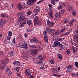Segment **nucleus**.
Instances as JSON below:
<instances>
[{
    "mask_svg": "<svg viewBox=\"0 0 78 78\" xmlns=\"http://www.w3.org/2000/svg\"><path fill=\"white\" fill-rule=\"evenodd\" d=\"M12 35V32L9 31L8 32V35L7 37V39L9 41H10V39H11V36Z\"/></svg>",
    "mask_w": 78,
    "mask_h": 78,
    "instance_id": "20e7f679",
    "label": "nucleus"
},
{
    "mask_svg": "<svg viewBox=\"0 0 78 78\" xmlns=\"http://www.w3.org/2000/svg\"><path fill=\"white\" fill-rule=\"evenodd\" d=\"M75 66H76V67H77L78 69V62H75Z\"/></svg>",
    "mask_w": 78,
    "mask_h": 78,
    "instance_id": "58836bf2",
    "label": "nucleus"
},
{
    "mask_svg": "<svg viewBox=\"0 0 78 78\" xmlns=\"http://www.w3.org/2000/svg\"><path fill=\"white\" fill-rule=\"evenodd\" d=\"M60 33V32L59 30H56L55 32V35L56 36H58V35H59V34Z\"/></svg>",
    "mask_w": 78,
    "mask_h": 78,
    "instance_id": "bb28decb",
    "label": "nucleus"
},
{
    "mask_svg": "<svg viewBox=\"0 0 78 78\" xmlns=\"http://www.w3.org/2000/svg\"><path fill=\"white\" fill-rule=\"evenodd\" d=\"M13 63L14 64H17L18 65H20V63L19 61H16L14 62Z\"/></svg>",
    "mask_w": 78,
    "mask_h": 78,
    "instance_id": "b1692460",
    "label": "nucleus"
},
{
    "mask_svg": "<svg viewBox=\"0 0 78 78\" xmlns=\"http://www.w3.org/2000/svg\"><path fill=\"white\" fill-rule=\"evenodd\" d=\"M0 69H1V70H4V69H5V67L3 66V65H0Z\"/></svg>",
    "mask_w": 78,
    "mask_h": 78,
    "instance_id": "c85d7f7f",
    "label": "nucleus"
},
{
    "mask_svg": "<svg viewBox=\"0 0 78 78\" xmlns=\"http://www.w3.org/2000/svg\"><path fill=\"white\" fill-rule=\"evenodd\" d=\"M36 14H35V16L37 15V14H38V12H39V11H40L41 9H36Z\"/></svg>",
    "mask_w": 78,
    "mask_h": 78,
    "instance_id": "5701e85b",
    "label": "nucleus"
},
{
    "mask_svg": "<svg viewBox=\"0 0 78 78\" xmlns=\"http://www.w3.org/2000/svg\"><path fill=\"white\" fill-rule=\"evenodd\" d=\"M25 19V16H22L20 17L19 20H18L17 22L18 23H20V22H22L23 20Z\"/></svg>",
    "mask_w": 78,
    "mask_h": 78,
    "instance_id": "423d86ee",
    "label": "nucleus"
},
{
    "mask_svg": "<svg viewBox=\"0 0 78 78\" xmlns=\"http://www.w3.org/2000/svg\"><path fill=\"white\" fill-rule=\"evenodd\" d=\"M36 0H30V1H31L33 3H34L36 2Z\"/></svg>",
    "mask_w": 78,
    "mask_h": 78,
    "instance_id": "338daca9",
    "label": "nucleus"
},
{
    "mask_svg": "<svg viewBox=\"0 0 78 78\" xmlns=\"http://www.w3.org/2000/svg\"><path fill=\"white\" fill-rule=\"evenodd\" d=\"M50 20H48L47 23V25H49V23H50Z\"/></svg>",
    "mask_w": 78,
    "mask_h": 78,
    "instance_id": "680f3d73",
    "label": "nucleus"
},
{
    "mask_svg": "<svg viewBox=\"0 0 78 78\" xmlns=\"http://www.w3.org/2000/svg\"><path fill=\"white\" fill-rule=\"evenodd\" d=\"M59 41H63V40H64V38H60L58 39Z\"/></svg>",
    "mask_w": 78,
    "mask_h": 78,
    "instance_id": "3c124183",
    "label": "nucleus"
},
{
    "mask_svg": "<svg viewBox=\"0 0 78 78\" xmlns=\"http://www.w3.org/2000/svg\"><path fill=\"white\" fill-rule=\"evenodd\" d=\"M10 55L11 56H14V51H12L10 53Z\"/></svg>",
    "mask_w": 78,
    "mask_h": 78,
    "instance_id": "aec40b11",
    "label": "nucleus"
},
{
    "mask_svg": "<svg viewBox=\"0 0 78 78\" xmlns=\"http://www.w3.org/2000/svg\"><path fill=\"white\" fill-rule=\"evenodd\" d=\"M38 64H43V62L41 61H40L39 62H37Z\"/></svg>",
    "mask_w": 78,
    "mask_h": 78,
    "instance_id": "13d9d810",
    "label": "nucleus"
},
{
    "mask_svg": "<svg viewBox=\"0 0 78 78\" xmlns=\"http://www.w3.org/2000/svg\"><path fill=\"white\" fill-rule=\"evenodd\" d=\"M24 48H25V50H27V49H28V47L27 46V44L24 43Z\"/></svg>",
    "mask_w": 78,
    "mask_h": 78,
    "instance_id": "473e14b6",
    "label": "nucleus"
},
{
    "mask_svg": "<svg viewBox=\"0 0 78 78\" xmlns=\"http://www.w3.org/2000/svg\"><path fill=\"white\" fill-rule=\"evenodd\" d=\"M57 56L60 60H62V56L61 54H57Z\"/></svg>",
    "mask_w": 78,
    "mask_h": 78,
    "instance_id": "ddd939ff",
    "label": "nucleus"
},
{
    "mask_svg": "<svg viewBox=\"0 0 78 78\" xmlns=\"http://www.w3.org/2000/svg\"><path fill=\"white\" fill-rule=\"evenodd\" d=\"M18 47L21 48H24V44L23 43H20L18 44Z\"/></svg>",
    "mask_w": 78,
    "mask_h": 78,
    "instance_id": "9b49d317",
    "label": "nucleus"
},
{
    "mask_svg": "<svg viewBox=\"0 0 78 78\" xmlns=\"http://www.w3.org/2000/svg\"><path fill=\"white\" fill-rule=\"evenodd\" d=\"M18 9L19 10H21L22 8H23V7L22 6V5L19 4L18 5Z\"/></svg>",
    "mask_w": 78,
    "mask_h": 78,
    "instance_id": "412c9836",
    "label": "nucleus"
},
{
    "mask_svg": "<svg viewBox=\"0 0 78 78\" xmlns=\"http://www.w3.org/2000/svg\"><path fill=\"white\" fill-rule=\"evenodd\" d=\"M37 41V39L36 38L34 37L33 38V42H36Z\"/></svg>",
    "mask_w": 78,
    "mask_h": 78,
    "instance_id": "cd10ccee",
    "label": "nucleus"
},
{
    "mask_svg": "<svg viewBox=\"0 0 78 78\" xmlns=\"http://www.w3.org/2000/svg\"><path fill=\"white\" fill-rule=\"evenodd\" d=\"M33 48H36V46L35 45H33L31 46Z\"/></svg>",
    "mask_w": 78,
    "mask_h": 78,
    "instance_id": "603ef678",
    "label": "nucleus"
},
{
    "mask_svg": "<svg viewBox=\"0 0 78 78\" xmlns=\"http://www.w3.org/2000/svg\"><path fill=\"white\" fill-rule=\"evenodd\" d=\"M66 53H67V54H68V55H69V54L70 53V50H69V49H66Z\"/></svg>",
    "mask_w": 78,
    "mask_h": 78,
    "instance_id": "4c0bfd02",
    "label": "nucleus"
},
{
    "mask_svg": "<svg viewBox=\"0 0 78 78\" xmlns=\"http://www.w3.org/2000/svg\"><path fill=\"white\" fill-rule=\"evenodd\" d=\"M34 25L36 27H37V26H40L41 24H42L41 21L39 20V18L37 16H36L34 20Z\"/></svg>",
    "mask_w": 78,
    "mask_h": 78,
    "instance_id": "f257e3e1",
    "label": "nucleus"
},
{
    "mask_svg": "<svg viewBox=\"0 0 78 78\" xmlns=\"http://www.w3.org/2000/svg\"><path fill=\"white\" fill-rule=\"evenodd\" d=\"M71 75L72 76H78V73H76V74L72 73V74H71Z\"/></svg>",
    "mask_w": 78,
    "mask_h": 78,
    "instance_id": "c756f323",
    "label": "nucleus"
},
{
    "mask_svg": "<svg viewBox=\"0 0 78 78\" xmlns=\"http://www.w3.org/2000/svg\"><path fill=\"white\" fill-rule=\"evenodd\" d=\"M38 48L40 50H42V48H41V47H40L39 46H38Z\"/></svg>",
    "mask_w": 78,
    "mask_h": 78,
    "instance_id": "774afa93",
    "label": "nucleus"
},
{
    "mask_svg": "<svg viewBox=\"0 0 78 78\" xmlns=\"http://www.w3.org/2000/svg\"><path fill=\"white\" fill-rule=\"evenodd\" d=\"M31 53L34 54V55H36V53H37V51H36V50H32Z\"/></svg>",
    "mask_w": 78,
    "mask_h": 78,
    "instance_id": "4be33fe9",
    "label": "nucleus"
},
{
    "mask_svg": "<svg viewBox=\"0 0 78 78\" xmlns=\"http://www.w3.org/2000/svg\"><path fill=\"white\" fill-rule=\"evenodd\" d=\"M49 16H50V17L51 18H53L54 16H53V14H52V13H51V12H50L49 13Z\"/></svg>",
    "mask_w": 78,
    "mask_h": 78,
    "instance_id": "79ce46f5",
    "label": "nucleus"
},
{
    "mask_svg": "<svg viewBox=\"0 0 78 78\" xmlns=\"http://www.w3.org/2000/svg\"><path fill=\"white\" fill-rule=\"evenodd\" d=\"M0 55H2V56H3V52H2V51H0Z\"/></svg>",
    "mask_w": 78,
    "mask_h": 78,
    "instance_id": "69168bd1",
    "label": "nucleus"
},
{
    "mask_svg": "<svg viewBox=\"0 0 78 78\" xmlns=\"http://www.w3.org/2000/svg\"><path fill=\"white\" fill-rule=\"evenodd\" d=\"M13 69L15 70H16V72H19V71L20 70V67H16L15 68H13Z\"/></svg>",
    "mask_w": 78,
    "mask_h": 78,
    "instance_id": "6ab92c4d",
    "label": "nucleus"
},
{
    "mask_svg": "<svg viewBox=\"0 0 78 78\" xmlns=\"http://www.w3.org/2000/svg\"><path fill=\"white\" fill-rule=\"evenodd\" d=\"M50 63L51 64H55V60L53 59L51 60L50 61Z\"/></svg>",
    "mask_w": 78,
    "mask_h": 78,
    "instance_id": "2f4dec72",
    "label": "nucleus"
},
{
    "mask_svg": "<svg viewBox=\"0 0 78 78\" xmlns=\"http://www.w3.org/2000/svg\"><path fill=\"white\" fill-rule=\"evenodd\" d=\"M65 30H66V28H64L61 30V32H62V33H63V32Z\"/></svg>",
    "mask_w": 78,
    "mask_h": 78,
    "instance_id": "09e8293b",
    "label": "nucleus"
},
{
    "mask_svg": "<svg viewBox=\"0 0 78 78\" xmlns=\"http://www.w3.org/2000/svg\"><path fill=\"white\" fill-rule=\"evenodd\" d=\"M75 21V20H70V21L69 22V24L70 25H72L73 24V22Z\"/></svg>",
    "mask_w": 78,
    "mask_h": 78,
    "instance_id": "f704fd0d",
    "label": "nucleus"
},
{
    "mask_svg": "<svg viewBox=\"0 0 78 78\" xmlns=\"http://www.w3.org/2000/svg\"><path fill=\"white\" fill-rule=\"evenodd\" d=\"M60 44H61V43L59 41H55L54 42L53 45H52V47H56L58 46Z\"/></svg>",
    "mask_w": 78,
    "mask_h": 78,
    "instance_id": "7ed1b4c3",
    "label": "nucleus"
},
{
    "mask_svg": "<svg viewBox=\"0 0 78 78\" xmlns=\"http://www.w3.org/2000/svg\"><path fill=\"white\" fill-rule=\"evenodd\" d=\"M23 13L20 12L17 14V16H20L21 15H23Z\"/></svg>",
    "mask_w": 78,
    "mask_h": 78,
    "instance_id": "72a5a7b5",
    "label": "nucleus"
},
{
    "mask_svg": "<svg viewBox=\"0 0 78 78\" xmlns=\"http://www.w3.org/2000/svg\"><path fill=\"white\" fill-rule=\"evenodd\" d=\"M31 11H29L27 13V15L30 16V15H31Z\"/></svg>",
    "mask_w": 78,
    "mask_h": 78,
    "instance_id": "49530a36",
    "label": "nucleus"
},
{
    "mask_svg": "<svg viewBox=\"0 0 78 78\" xmlns=\"http://www.w3.org/2000/svg\"><path fill=\"white\" fill-rule=\"evenodd\" d=\"M55 31V30L53 29H48V32L50 34H51L52 33V35H54V31Z\"/></svg>",
    "mask_w": 78,
    "mask_h": 78,
    "instance_id": "39448f33",
    "label": "nucleus"
},
{
    "mask_svg": "<svg viewBox=\"0 0 78 78\" xmlns=\"http://www.w3.org/2000/svg\"><path fill=\"white\" fill-rule=\"evenodd\" d=\"M70 31H68L66 32V33H65V34H62V36H66V35H68L69 34H70Z\"/></svg>",
    "mask_w": 78,
    "mask_h": 78,
    "instance_id": "7c9ffc66",
    "label": "nucleus"
},
{
    "mask_svg": "<svg viewBox=\"0 0 78 78\" xmlns=\"http://www.w3.org/2000/svg\"><path fill=\"white\" fill-rule=\"evenodd\" d=\"M69 22V21L68 20L67 18L65 19V20L62 21V23H68Z\"/></svg>",
    "mask_w": 78,
    "mask_h": 78,
    "instance_id": "f8f14e48",
    "label": "nucleus"
},
{
    "mask_svg": "<svg viewBox=\"0 0 78 78\" xmlns=\"http://www.w3.org/2000/svg\"><path fill=\"white\" fill-rule=\"evenodd\" d=\"M59 49H60V50H62L64 48V47H63V46L62 45V44H59Z\"/></svg>",
    "mask_w": 78,
    "mask_h": 78,
    "instance_id": "393cba45",
    "label": "nucleus"
},
{
    "mask_svg": "<svg viewBox=\"0 0 78 78\" xmlns=\"http://www.w3.org/2000/svg\"><path fill=\"white\" fill-rule=\"evenodd\" d=\"M33 29H27V31L28 32H31V31H33Z\"/></svg>",
    "mask_w": 78,
    "mask_h": 78,
    "instance_id": "e433bc0d",
    "label": "nucleus"
},
{
    "mask_svg": "<svg viewBox=\"0 0 78 78\" xmlns=\"http://www.w3.org/2000/svg\"><path fill=\"white\" fill-rule=\"evenodd\" d=\"M72 7L71 6H68L66 7V9L69 11H70L72 9Z\"/></svg>",
    "mask_w": 78,
    "mask_h": 78,
    "instance_id": "2eb2a0df",
    "label": "nucleus"
},
{
    "mask_svg": "<svg viewBox=\"0 0 78 78\" xmlns=\"http://www.w3.org/2000/svg\"><path fill=\"white\" fill-rule=\"evenodd\" d=\"M73 53H75V51L77 50V48L76 47H73Z\"/></svg>",
    "mask_w": 78,
    "mask_h": 78,
    "instance_id": "a878e982",
    "label": "nucleus"
},
{
    "mask_svg": "<svg viewBox=\"0 0 78 78\" xmlns=\"http://www.w3.org/2000/svg\"><path fill=\"white\" fill-rule=\"evenodd\" d=\"M72 67H73V65H70L68 66V68L69 69H71V68Z\"/></svg>",
    "mask_w": 78,
    "mask_h": 78,
    "instance_id": "bf43d9fd",
    "label": "nucleus"
},
{
    "mask_svg": "<svg viewBox=\"0 0 78 78\" xmlns=\"http://www.w3.org/2000/svg\"><path fill=\"white\" fill-rule=\"evenodd\" d=\"M33 2H32L31 1H30V0H28L27 2V3L28 4V5H33Z\"/></svg>",
    "mask_w": 78,
    "mask_h": 78,
    "instance_id": "f3484780",
    "label": "nucleus"
},
{
    "mask_svg": "<svg viewBox=\"0 0 78 78\" xmlns=\"http://www.w3.org/2000/svg\"><path fill=\"white\" fill-rule=\"evenodd\" d=\"M38 59L39 60H41V61H44V58H43V56L42 55H40L38 56Z\"/></svg>",
    "mask_w": 78,
    "mask_h": 78,
    "instance_id": "9d476101",
    "label": "nucleus"
},
{
    "mask_svg": "<svg viewBox=\"0 0 78 78\" xmlns=\"http://www.w3.org/2000/svg\"><path fill=\"white\" fill-rule=\"evenodd\" d=\"M65 12V10H62L61 11V13L62 14H64Z\"/></svg>",
    "mask_w": 78,
    "mask_h": 78,
    "instance_id": "c03bdc74",
    "label": "nucleus"
},
{
    "mask_svg": "<svg viewBox=\"0 0 78 78\" xmlns=\"http://www.w3.org/2000/svg\"><path fill=\"white\" fill-rule=\"evenodd\" d=\"M52 70H53V72H54L55 73H58V71L55 68L53 69Z\"/></svg>",
    "mask_w": 78,
    "mask_h": 78,
    "instance_id": "ea45409f",
    "label": "nucleus"
},
{
    "mask_svg": "<svg viewBox=\"0 0 78 78\" xmlns=\"http://www.w3.org/2000/svg\"><path fill=\"white\" fill-rule=\"evenodd\" d=\"M51 3L53 5H55V0H51Z\"/></svg>",
    "mask_w": 78,
    "mask_h": 78,
    "instance_id": "c9c22d12",
    "label": "nucleus"
},
{
    "mask_svg": "<svg viewBox=\"0 0 78 78\" xmlns=\"http://www.w3.org/2000/svg\"><path fill=\"white\" fill-rule=\"evenodd\" d=\"M4 44H7V40H5L4 41Z\"/></svg>",
    "mask_w": 78,
    "mask_h": 78,
    "instance_id": "052dcab7",
    "label": "nucleus"
},
{
    "mask_svg": "<svg viewBox=\"0 0 78 78\" xmlns=\"http://www.w3.org/2000/svg\"><path fill=\"white\" fill-rule=\"evenodd\" d=\"M23 6H24V8H27V5H25L24 3H23Z\"/></svg>",
    "mask_w": 78,
    "mask_h": 78,
    "instance_id": "4d7b16f0",
    "label": "nucleus"
},
{
    "mask_svg": "<svg viewBox=\"0 0 78 78\" xmlns=\"http://www.w3.org/2000/svg\"><path fill=\"white\" fill-rule=\"evenodd\" d=\"M2 63L3 65L4 66H6V62H5L4 61H2Z\"/></svg>",
    "mask_w": 78,
    "mask_h": 78,
    "instance_id": "37998d69",
    "label": "nucleus"
},
{
    "mask_svg": "<svg viewBox=\"0 0 78 78\" xmlns=\"http://www.w3.org/2000/svg\"><path fill=\"white\" fill-rule=\"evenodd\" d=\"M1 16L3 17H6V15L3 14H1Z\"/></svg>",
    "mask_w": 78,
    "mask_h": 78,
    "instance_id": "864d4df0",
    "label": "nucleus"
},
{
    "mask_svg": "<svg viewBox=\"0 0 78 78\" xmlns=\"http://www.w3.org/2000/svg\"><path fill=\"white\" fill-rule=\"evenodd\" d=\"M61 16V14L59 12H58L55 14V18L57 19V20H58L59 19Z\"/></svg>",
    "mask_w": 78,
    "mask_h": 78,
    "instance_id": "0eeeda50",
    "label": "nucleus"
},
{
    "mask_svg": "<svg viewBox=\"0 0 78 78\" xmlns=\"http://www.w3.org/2000/svg\"><path fill=\"white\" fill-rule=\"evenodd\" d=\"M24 59H28V56H27V55H24Z\"/></svg>",
    "mask_w": 78,
    "mask_h": 78,
    "instance_id": "0e129e2a",
    "label": "nucleus"
},
{
    "mask_svg": "<svg viewBox=\"0 0 78 78\" xmlns=\"http://www.w3.org/2000/svg\"><path fill=\"white\" fill-rule=\"evenodd\" d=\"M54 25V23L52 22H51L49 23V25L50 26H53Z\"/></svg>",
    "mask_w": 78,
    "mask_h": 78,
    "instance_id": "a19ab883",
    "label": "nucleus"
},
{
    "mask_svg": "<svg viewBox=\"0 0 78 78\" xmlns=\"http://www.w3.org/2000/svg\"><path fill=\"white\" fill-rule=\"evenodd\" d=\"M46 34H47V31H44L43 32V34L44 36H45V35H46Z\"/></svg>",
    "mask_w": 78,
    "mask_h": 78,
    "instance_id": "5fc2aeb1",
    "label": "nucleus"
},
{
    "mask_svg": "<svg viewBox=\"0 0 78 78\" xmlns=\"http://www.w3.org/2000/svg\"><path fill=\"white\" fill-rule=\"evenodd\" d=\"M25 74L27 76H30L31 75V72L30 69H26L25 71Z\"/></svg>",
    "mask_w": 78,
    "mask_h": 78,
    "instance_id": "f03ea898",
    "label": "nucleus"
},
{
    "mask_svg": "<svg viewBox=\"0 0 78 78\" xmlns=\"http://www.w3.org/2000/svg\"><path fill=\"white\" fill-rule=\"evenodd\" d=\"M43 0H41L40 1H39L38 2H37V4H39L40 3H41V2H42V1H43Z\"/></svg>",
    "mask_w": 78,
    "mask_h": 78,
    "instance_id": "e2e57ef3",
    "label": "nucleus"
},
{
    "mask_svg": "<svg viewBox=\"0 0 78 78\" xmlns=\"http://www.w3.org/2000/svg\"><path fill=\"white\" fill-rule=\"evenodd\" d=\"M12 42H13V44H15L16 43V40H15V38H14L12 41Z\"/></svg>",
    "mask_w": 78,
    "mask_h": 78,
    "instance_id": "6e6d98bb",
    "label": "nucleus"
},
{
    "mask_svg": "<svg viewBox=\"0 0 78 78\" xmlns=\"http://www.w3.org/2000/svg\"><path fill=\"white\" fill-rule=\"evenodd\" d=\"M74 42H75V43H76V44H74V45H75L76 47H77L78 44V36H76L75 40H74Z\"/></svg>",
    "mask_w": 78,
    "mask_h": 78,
    "instance_id": "1a4fd4ad",
    "label": "nucleus"
},
{
    "mask_svg": "<svg viewBox=\"0 0 78 78\" xmlns=\"http://www.w3.org/2000/svg\"><path fill=\"white\" fill-rule=\"evenodd\" d=\"M24 25L23 24V23H21L19 25L20 27H23Z\"/></svg>",
    "mask_w": 78,
    "mask_h": 78,
    "instance_id": "de8ad7c7",
    "label": "nucleus"
},
{
    "mask_svg": "<svg viewBox=\"0 0 78 78\" xmlns=\"http://www.w3.org/2000/svg\"><path fill=\"white\" fill-rule=\"evenodd\" d=\"M6 72L9 75H11L12 73V72L10 71L8 67L6 68Z\"/></svg>",
    "mask_w": 78,
    "mask_h": 78,
    "instance_id": "6e6552de",
    "label": "nucleus"
},
{
    "mask_svg": "<svg viewBox=\"0 0 78 78\" xmlns=\"http://www.w3.org/2000/svg\"><path fill=\"white\" fill-rule=\"evenodd\" d=\"M44 39L45 41L46 42H47V43H48V37L47 35L45 36H44Z\"/></svg>",
    "mask_w": 78,
    "mask_h": 78,
    "instance_id": "a211bd4d",
    "label": "nucleus"
},
{
    "mask_svg": "<svg viewBox=\"0 0 78 78\" xmlns=\"http://www.w3.org/2000/svg\"><path fill=\"white\" fill-rule=\"evenodd\" d=\"M62 5H60L58 8V10H60V9H62Z\"/></svg>",
    "mask_w": 78,
    "mask_h": 78,
    "instance_id": "8fccbe9b",
    "label": "nucleus"
},
{
    "mask_svg": "<svg viewBox=\"0 0 78 78\" xmlns=\"http://www.w3.org/2000/svg\"><path fill=\"white\" fill-rule=\"evenodd\" d=\"M72 14L73 16H76V12L73 11L72 13Z\"/></svg>",
    "mask_w": 78,
    "mask_h": 78,
    "instance_id": "a18cd8bd",
    "label": "nucleus"
},
{
    "mask_svg": "<svg viewBox=\"0 0 78 78\" xmlns=\"http://www.w3.org/2000/svg\"><path fill=\"white\" fill-rule=\"evenodd\" d=\"M27 24L29 25V26H30L31 24H32V20H29L27 21Z\"/></svg>",
    "mask_w": 78,
    "mask_h": 78,
    "instance_id": "dca6fc26",
    "label": "nucleus"
},
{
    "mask_svg": "<svg viewBox=\"0 0 78 78\" xmlns=\"http://www.w3.org/2000/svg\"><path fill=\"white\" fill-rule=\"evenodd\" d=\"M6 22V21L4 20H2L1 23H0V26L3 27V25Z\"/></svg>",
    "mask_w": 78,
    "mask_h": 78,
    "instance_id": "4468645a",
    "label": "nucleus"
}]
</instances>
